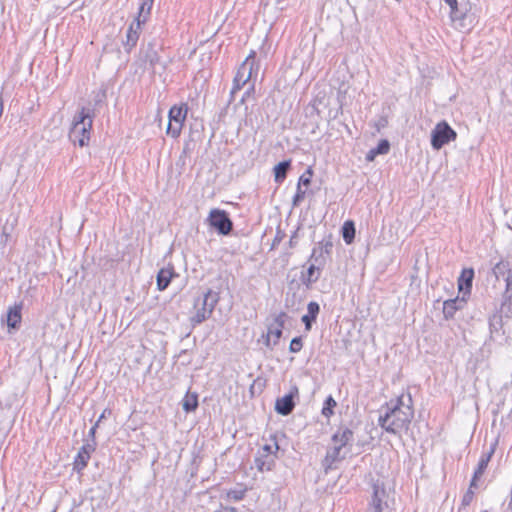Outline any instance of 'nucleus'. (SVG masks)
Here are the masks:
<instances>
[{
	"mask_svg": "<svg viewBox=\"0 0 512 512\" xmlns=\"http://www.w3.org/2000/svg\"><path fill=\"white\" fill-rule=\"evenodd\" d=\"M295 238H296V233L294 235H292L290 240H289V246L290 247H294L297 244V241L295 240Z\"/></svg>",
	"mask_w": 512,
	"mask_h": 512,
	"instance_id": "obj_48",
	"label": "nucleus"
},
{
	"mask_svg": "<svg viewBox=\"0 0 512 512\" xmlns=\"http://www.w3.org/2000/svg\"><path fill=\"white\" fill-rule=\"evenodd\" d=\"M320 312V306L315 301H310L307 305V313L302 316L301 320L305 325V330L310 331L312 324L316 321Z\"/></svg>",
	"mask_w": 512,
	"mask_h": 512,
	"instance_id": "obj_21",
	"label": "nucleus"
},
{
	"mask_svg": "<svg viewBox=\"0 0 512 512\" xmlns=\"http://www.w3.org/2000/svg\"><path fill=\"white\" fill-rule=\"evenodd\" d=\"M295 398H299V389L298 386L294 384L290 387L288 394L281 398H277L275 402V411L282 416H288L296 406Z\"/></svg>",
	"mask_w": 512,
	"mask_h": 512,
	"instance_id": "obj_9",
	"label": "nucleus"
},
{
	"mask_svg": "<svg viewBox=\"0 0 512 512\" xmlns=\"http://www.w3.org/2000/svg\"><path fill=\"white\" fill-rule=\"evenodd\" d=\"M499 444V437H496L490 444L489 446V449L485 452H483L484 454H489V457H493L496 449H497V446Z\"/></svg>",
	"mask_w": 512,
	"mask_h": 512,
	"instance_id": "obj_41",
	"label": "nucleus"
},
{
	"mask_svg": "<svg viewBox=\"0 0 512 512\" xmlns=\"http://www.w3.org/2000/svg\"><path fill=\"white\" fill-rule=\"evenodd\" d=\"M247 92L243 95L242 99H241V102H244L245 101V96H246Z\"/></svg>",
	"mask_w": 512,
	"mask_h": 512,
	"instance_id": "obj_51",
	"label": "nucleus"
},
{
	"mask_svg": "<svg viewBox=\"0 0 512 512\" xmlns=\"http://www.w3.org/2000/svg\"><path fill=\"white\" fill-rule=\"evenodd\" d=\"M139 21H133L127 29L126 33V41L124 44V49L127 53H130L132 49L136 46L141 32V26Z\"/></svg>",
	"mask_w": 512,
	"mask_h": 512,
	"instance_id": "obj_13",
	"label": "nucleus"
},
{
	"mask_svg": "<svg viewBox=\"0 0 512 512\" xmlns=\"http://www.w3.org/2000/svg\"><path fill=\"white\" fill-rule=\"evenodd\" d=\"M387 498L388 494L384 482L379 479L374 481L366 512H384L388 508Z\"/></svg>",
	"mask_w": 512,
	"mask_h": 512,
	"instance_id": "obj_6",
	"label": "nucleus"
},
{
	"mask_svg": "<svg viewBox=\"0 0 512 512\" xmlns=\"http://www.w3.org/2000/svg\"><path fill=\"white\" fill-rule=\"evenodd\" d=\"M22 302L15 303L14 306L9 307L7 311V326L11 329H18L22 320Z\"/></svg>",
	"mask_w": 512,
	"mask_h": 512,
	"instance_id": "obj_19",
	"label": "nucleus"
},
{
	"mask_svg": "<svg viewBox=\"0 0 512 512\" xmlns=\"http://www.w3.org/2000/svg\"><path fill=\"white\" fill-rule=\"evenodd\" d=\"M457 138V133L446 121L436 124L431 133V145L435 150L441 149L444 145Z\"/></svg>",
	"mask_w": 512,
	"mask_h": 512,
	"instance_id": "obj_7",
	"label": "nucleus"
},
{
	"mask_svg": "<svg viewBox=\"0 0 512 512\" xmlns=\"http://www.w3.org/2000/svg\"><path fill=\"white\" fill-rule=\"evenodd\" d=\"M183 410L185 412H193L198 407V395L196 393L187 392L183 399Z\"/></svg>",
	"mask_w": 512,
	"mask_h": 512,
	"instance_id": "obj_28",
	"label": "nucleus"
},
{
	"mask_svg": "<svg viewBox=\"0 0 512 512\" xmlns=\"http://www.w3.org/2000/svg\"><path fill=\"white\" fill-rule=\"evenodd\" d=\"M490 461L491 457H489V454L482 453L470 481V487H477V481L480 480V478L485 473Z\"/></svg>",
	"mask_w": 512,
	"mask_h": 512,
	"instance_id": "obj_22",
	"label": "nucleus"
},
{
	"mask_svg": "<svg viewBox=\"0 0 512 512\" xmlns=\"http://www.w3.org/2000/svg\"><path fill=\"white\" fill-rule=\"evenodd\" d=\"M276 455H267L257 452L254 459L255 467L260 472L271 471L275 465Z\"/></svg>",
	"mask_w": 512,
	"mask_h": 512,
	"instance_id": "obj_20",
	"label": "nucleus"
},
{
	"mask_svg": "<svg viewBox=\"0 0 512 512\" xmlns=\"http://www.w3.org/2000/svg\"><path fill=\"white\" fill-rule=\"evenodd\" d=\"M282 333H283V329L277 327V326H274V325H270L268 327V332H267V335H266V340H265V344L267 347H270V343H271V336L273 337V345H277L281 336H282Z\"/></svg>",
	"mask_w": 512,
	"mask_h": 512,
	"instance_id": "obj_29",
	"label": "nucleus"
},
{
	"mask_svg": "<svg viewBox=\"0 0 512 512\" xmlns=\"http://www.w3.org/2000/svg\"><path fill=\"white\" fill-rule=\"evenodd\" d=\"M100 423L101 422H98V420H97L92 427H95V429L97 430V428L99 427Z\"/></svg>",
	"mask_w": 512,
	"mask_h": 512,
	"instance_id": "obj_50",
	"label": "nucleus"
},
{
	"mask_svg": "<svg viewBox=\"0 0 512 512\" xmlns=\"http://www.w3.org/2000/svg\"><path fill=\"white\" fill-rule=\"evenodd\" d=\"M332 242L331 241H321L318 243L316 247L313 248L310 261H315V263L324 265L325 259L323 254H329L332 250Z\"/></svg>",
	"mask_w": 512,
	"mask_h": 512,
	"instance_id": "obj_18",
	"label": "nucleus"
},
{
	"mask_svg": "<svg viewBox=\"0 0 512 512\" xmlns=\"http://www.w3.org/2000/svg\"><path fill=\"white\" fill-rule=\"evenodd\" d=\"M323 266L324 265L317 264L315 261H313V263H311L308 267L306 273H302L301 282L306 287H310L312 284L316 283L320 278L321 269Z\"/></svg>",
	"mask_w": 512,
	"mask_h": 512,
	"instance_id": "obj_15",
	"label": "nucleus"
},
{
	"mask_svg": "<svg viewBox=\"0 0 512 512\" xmlns=\"http://www.w3.org/2000/svg\"><path fill=\"white\" fill-rule=\"evenodd\" d=\"M303 347V341L301 337H294L289 345V351L291 353H298Z\"/></svg>",
	"mask_w": 512,
	"mask_h": 512,
	"instance_id": "obj_37",
	"label": "nucleus"
},
{
	"mask_svg": "<svg viewBox=\"0 0 512 512\" xmlns=\"http://www.w3.org/2000/svg\"><path fill=\"white\" fill-rule=\"evenodd\" d=\"M413 417L411 394H401L385 404V413L379 416L378 425L386 432L398 435L401 431L408 430Z\"/></svg>",
	"mask_w": 512,
	"mask_h": 512,
	"instance_id": "obj_1",
	"label": "nucleus"
},
{
	"mask_svg": "<svg viewBox=\"0 0 512 512\" xmlns=\"http://www.w3.org/2000/svg\"><path fill=\"white\" fill-rule=\"evenodd\" d=\"M390 150V143L388 140L383 139L381 140L377 147L373 148L374 154H387Z\"/></svg>",
	"mask_w": 512,
	"mask_h": 512,
	"instance_id": "obj_34",
	"label": "nucleus"
},
{
	"mask_svg": "<svg viewBox=\"0 0 512 512\" xmlns=\"http://www.w3.org/2000/svg\"><path fill=\"white\" fill-rule=\"evenodd\" d=\"M341 450L342 449L336 445L327 450L326 455L322 461V467L326 473L333 468L334 463L339 462L345 458L344 455H341Z\"/></svg>",
	"mask_w": 512,
	"mask_h": 512,
	"instance_id": "obj_16",
	"label": "nucleus"
},
{
	"mask_svg": "<svg viewBox=\"0 0 512 512\" xmlns=\"http://www.w3.org/2000/svg\"><path fill=\"white\" fill-rule=\"evenodd\" d=\"M111 414H112L111 409H109V408L104 409L98 418V422H102L105 418L109 417Z\"/></svg>",
	"mask_w": 512,
	"mask_h": 512,
	"instance_id": "obj_43",
	"label": "nucleus"
},
{
	"mask_svg": "<svg viewBox=\"0 0 512 512\" xmlns=\"http://www.w3.org/2000/svg\"><path fill=\"white\" fill-rule=\"evenodd\" d=\"M219 300V293L211 289H208L202 297L196 299L194 302L195 314L190 318L192 325H199L210 318Z\"/></svg>",
	"mask_w": 512,
	"mask_h": 512,
	"instance_id": "obj_3",
	"label": "nucleus"
},
{
	"mask_svg": "<svg viewBox=\"0 0 512 512\" xmlns=\"http://www.w3.org/2000/svg\"><path fill=\"white\" fill-rule=\"evenodd\" d=\"M444 2L449 5L451 9V17H454L456 15V12L458 11V2L457 0H444Z\"/></svg>",
	"mask_w": 512,
	"mask_h": 512,
	"instance_id": "obj_42",
	"label": "nucleus"
},
{
	"mask_svg": "<svg viewBox=\"0 0 512 512\" xmlns=\"http://www.w3.org/2000/svg\"><path fill=\"white\" fill-rule=\"evenodd\" d=\"M153 3L154 0H143L139 6L138 15L134 21H139L140 24H145L150 16Z\"/></svg>",
	"mask_w": 512,
	"mask_h": 512,
	"instance_id": "obj_26",
	"label": "nucleus"
},
{
	"mask_svg": "<svg viewBox=\"0 0 512 512\" xmlns=\"http://www.w3.org/2000/svg\"><path fill=\"white\" fill-rule=\"evenodd\" d=\"M280 233H281L280 231L277 232V234H276V236H275V238L273 240L272 247H275L276 245H278L281 242L282 236L280 235Z\"/></svg>",
	"mask_w": 512,
	"mask_h": 512,
	"instance_id": "obj_45",
	"label": "nucleus"
},
{
	"mask_svg": "<svg viewBox=\"0 0 512 512\" xmlns=\"http://www.w3.org/2000/svg\"><path fill=\"white\" fill-rule=\"evenodd\" d=\"M502 314L495 312L489 317V331L490 337L494 341L506 340L505 330L503 329L504 321Z\"/></svg>",
	"mask_w": 512,
	"mask_h": 512,
	"instance_id": "obj_11",
	"label": "nucleus"
},
{
	"mask_svg": "<svg viewBox=\"0 0 512 512\" xmlns=\"http://www.w3.org/2000/svg\"><path fill=\"white\" fill-rule=\"evenodd\" d=\"M95 435H96V429H95V427H91L88 432V437L91 439L90 441H96Z\"/></svg>",
	"mask_w": 512,
	"mask_h": 512,
	"instance_id": "obj_46",
	"label": "nucleus"
},
{
	"mask_svg": "<svg viewBox=\"0 0 512 512\" xmlns=\"http://www.w3.org/2000/svg\"><path fill=\"white\" fill-rule=\"evenodd\" d=\"M94 110L89 107H82L74 116L72 127L69 132V139L80 147L87 146L93 127Z\"/></svg>",
	"mask_w": 512,
	"mask_h": 512,
	"instance_id": "obj_2",
	"label": "nucleus"
},
{
	"mask_svg": "<svg viewBox=\"0 0 512 512\" xmlns=\"http://www.w3.org/2000/svg\"><path fill=\"white\" fill-rule=\"evenodd\" d=\"M305 195H306V191L303 190L300 185H297L296 193L292 199L293 206H295V207L299 206L302 203V201L304 200Z\"/></svg>",
	"mask_w": 512,
	"mask_h": 512,
	"instance_id": "obj_36",
	"label": "nucleus"
},
{
	"mask_svg": "<svg viewBox=\"0 0 512 512\" xmlns=\"http://www.w3.org/2000/svg\"><path fill=\"white\" fill-rule=\"evenodd\" d=\"M466 300L464 297L461 299L456 297L454 299H448L443 303V315L446 320L452 319L458 310L464 308Z\"/></svg>",
	"mask_w": 512,
	"mask_h": 512,
	"instance_id": "obj_14",
	"label": "nucleus"
},
{
	"mask_svg": "<svg viewBox=\"0 0 512 512\" xmlns=\"http://www.w3.org/2000/svg\"><path fill=\"white\" fill-rule=\"evenodd\" d=\"M246 494V489H231L227 492V496L229 499L233 501H241Z\"/></svg>",
	"mask_w": 512,
	"mask_h": 512,
	"instance_id": "obj_33",
	"label": "nucleus"
},
{
	"mask_svg": "<svg viewBox=\"0 0 512 512\" xmlns=\"http://www.w3.org/2000/svg\"><path fill=\"white\" fill-rule=\"evenodd\" d=\"M497 312L501 313L502 317L508 318L512 316V294H503L500 310Z\"/></svg>",
	"mask_w": 512,
	"mask_h": 512,
	"instance_id": "obj_30",
	"label": "nucleus"
},
{
	"mask_svg": "<svg viewBox=\"0 0 512 512\" xmlns=\"http://www.w3.org/2000/svg\"><path fill=\"white\" fill-rule=\"evenodd\" d=\"M143 59L149 64L150 68L155 71L156 66L160 64V55L154 42H149L143 49Z\"/></svg>",
	"mask_w": 512,
	"mask_h": 512,
	"instance_id": "obj_17",
	"label": "nucleus"
},
{
	"mask_svg": "<svg viewBox=\"0 0 512 512\" xmlns=\"http://www.w3.org/2000/svg\"><path fill=\"white\" fill-rule=\"evenodd\" d=\"M508 509L510 510V512H512V497H510L509 499Z\"/></svg>",
	"mask_w": 512,
	"mask_h": 512,
	"instance_id": "obj_49",
	"label": "nucleus"
},
{
	"mask_svg": "<svg viewBox=\"0 0 512 512\" xmlns=\"http://www.w3.org/2000/svg\"><path fill=\"white\" fill-rule=\"evenodd\" d=\"M173 276H175V271L172 266L168 267V268L160 269V271L157 274V279H156L158 290H160V291L165 290L169 286Z\"/></svg>",
	"mask_w": 512,
	"mask_h": 512,
	"instance_id": "obj_24",
	"label": "nucleus"
},
{
	"mask_svg": "<svg viewBox=\"0 0 512 512\" xmlns=\"http://www.w3.org/2000/svg\"><path fill=\"white\" fill-rule=\"evenodd\" d=\"M291 168V160H284L279 162L274 167V180L276 183L281 184L287 177V173Z\"/></svg>",
	"mask_w": 512,
	"mask_h": 512,
	"instance_id": "obj_25",
	"label": "nucleus"
},
{
	"mask_svg": "<svg viewBox=\"0 0 512 512\" xmlns=\"http://www.w3.org/2000/svg\"><path fill=\"white\" fill-rule=\"evenodd\" d=\"M331 440L336 446L343 449L352 445L354 441V432L347 426H340L332 435Z\"/></svg>",
	"mask_w": 512,
	"mask_h": 512,
	"instance_id": "obj_12",
	"label": "nucleus"
},
{
	"mask_svg": "<svg viewBox=\"0 0 512 512\" xmlns=\"http://www.w3.org/2000/svg\"><path fill=\"white\" fill-rule=\"evenodd\" d=\"M255 57L256 52L252 50L246 57L245 61L239 66L233 79V85L230 91V101L234 100V95L251 79L254 68H258Z\"/></svg>",
	"mask_w": 512,
	"mask_h": 512,
	"instance_id": "obj_4",
	"label": "nucleus"
},
{
	"mask_svg": "<svg viewBox=\"0 0 512 512\" xmlns=\"http://www.w3.org/2000/svg\"><path fill=\"white\" fill-rule=\"evenodd\" d=\"M376 155H377V154H374V153H373V149H371V150L367 153L366 159H367L368 161H372Z\"/></svg>",
	"mask_w": 512,
	"mask_h": 512,
	"instance_id": "obj_47",
	"label": "nucleus"
},
{
	"mask_svg": "<svg viewBox=\"0 0 512 512\" xmlns=\"http://www.w3.org/2000/svg\"><path fill=\"white\" fill-rule=\"evenodd\" d=\"M474 278V270L472 268L463 269L458 278V288L465 294H470L472 288V281Z\"/></svg>",
	"mask_w": 512,
	"mask_h": 512,
	"instance_id": "obj_23",
	"label": "nucleus"
},
{
	"mask_svg": "<svg viewBox=\"0 0 512 512\" xmlns=\"http://www.w3.org/2000/svg\"><path fill=\"white\" fill-rule=\"evenodd\" d=\"M96 447V441H86V443L83 444L74 458L73 469L75 471L80 473L87 467L91 454L96 450Z\"/></svg>",
	"mask_w": 512,
	"mask_h": 512,
	"instance_id": "obj_10",
	"label": "nucleus"
},
{
	"mask_svg": "<svg viewBox=\"0 0 512 512\" xmlns=\"http://www.w3.org/2000/svg\"><path fill=\"white\" fill-rule=\"evenodd\" d=\"M505 283H506V288H505L504 293L512 294V266L505 277Z\"/></svg>",
	"mask_w": 512,
	"mask_h": 512,
	"instance_id": "obj_40",
	"label": "nucleus"
},
{
	"mask_svg": "<svg viewBox=\"0 0 512 512\" xmlns=\"http://www.w3.org/2000/svg\"><path fill=\"white\" fill-rule=\"evenodd\" d=\"M341 231L344 242L348 245L352 244L354 242L356 233L354 222L352 220L345 221Z\"/></svg>",
	"mask_w": 512,
	"mask_h": 512,
	"instance_id": "obj_27",
	"label": "nucleus"
},
{
	"mask_svg": "<svg viewBox=\"0 0 512 512\" xmlns=\"http://www.w3.org/2000/svg\"><path fill=\"white\" fill-rule=\"evenodd\" d=\"M287 318H288V315L285 312H280L276 316V318L274 320V323L272 325L277 326V327L283 329L284 326H285V322H286Z\"/></svg>",
	"mask_w": 512,
	"mask_h": 512,
	"instance_id": "obj_38",
	"label": "nucleus"
},
{
	"mask_svg": "<svg viewBox=\"0 0 512 512\" xmlns=\"http://www.w3.org/2000/svg\"><path fill=\"white\" fill-rule=\"evenodd\" d=\"M337 406V402L335 399L329 395L325 401L322 408V415L326 418H330L332 415H334V408Z\"/></svg>",
	"mask_w": 512,
	"mask_h": 512,
	"instance_id": "obj_31",
	"label": "nucleus"
},
{
	"mask_svg": "<svg viewBox=\"0 0 512 512\" xmlns=\"http://www.w3.org/2000/svg\"><path fill=\"white\" fill-rule=\"evenodd\" d=\"M188 113L187 103H181L180 105H173L168 113L169 123L167 126V134L173 138L179 137L183 124L186 120Z\"/></svg>",
	"mask_w": 512,
	"mask_h": 512,
	"instance_id": "obj_5",
	"label": "nucleus"
},
{
	"mask_svg": "<svg viewBox=\"0 0 512 512\" xmlns=\"http://www.w3.org/2000/svg\"><path fill=\"white\" fill-rule=\"evenodd\" d=\"M510 269L511 266L509 262L501 260L497 264H495L492 270L495 277L499 279L501 276L504 277Z\"/></svg>",
	"mask_w": 512,
	"mask_h": 512,
	"instance_id": "obj_32",
	"label": "nucleus"
},
{
	"mask_svg": "<svg viewBox=\"0 0 512 512\" xmlns=\"http://www.w3.org/2000/svg\"><path fill=\"white\" fill-rule=\"evenodd\" d=\"M311 180L310 178L305 177L304 175L300 176L298 184L297 185H305L308 186L310 184Z\"/></svg>",
	"mask_w": 512,
	"mask_h": 512,
	"instance_id": "obj_44",
	"label": "nucleus"
},
{
	"mask_svg": "<svg viewBox=\"0 0 512 512\" xmlns=\"http://www.w3.org/2000/svg\"><path fill=\"white\" fill-rule=\"evenodd\" d=\"M473 488L474 487H470L469 486V489L466 491V493L463 495V498H462V505L463 506H468L470 505V503L473 501V498H474V491H473Z\"/></svg>",
	"mask_w": 512,
	"mask_h": 512,
	"instance_id": "obj_39",
	"label": "nucleus"
},
{
	"mask_svg": "<svg viewBox=\"0 0 512 512\" xmlns=\"http://www.w3.org/2000/svg\"><path fill=\"white\" fill-rule=\"evenodd\" d=\"M278 450H279V446H278V443L275 441L273 445L265 444L257 452H260L262 454H267V455H276Z\"/></svg>",
	"mask_w": 512,
	"mask_h": 512,
	"instance_id": "obj_35",
	"label": "nucleus"
},
{
	"mask_svg": "<svg viewBox=\"0 0 512 512\" xmlns=\"http://www.w3.org/2000/svg\"><path fill=\"white\" fill-rule=\"evenodd\" d=\"M482 512H487V511L485 510V511H482Z\"/></svg>",
	"mask_w": 512,
	"mask_h": 512,
	"instance_id": "obj_52",
	"label": "nucleus"
},
{
	"mask_svg": "<svg viewBox=\"0 0 512 512\" xmlns=\"http://www.w3.org/2000/svg\"><path fill=\"white\" fill-rule=\"evenodd\" d=\"M207 221L221 235H228L233 229V222L225 210L212 209Z\"/></svg>",
	"mask_w": 512,
	"mask_h": 512,
	"instance_id": "obj_8",
	"label": "nucleus"
}]
</instances>
